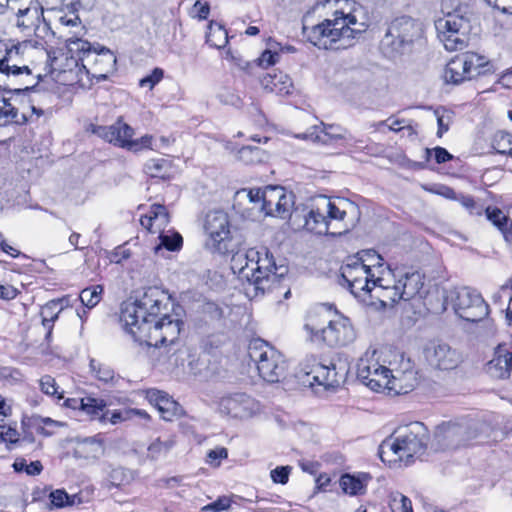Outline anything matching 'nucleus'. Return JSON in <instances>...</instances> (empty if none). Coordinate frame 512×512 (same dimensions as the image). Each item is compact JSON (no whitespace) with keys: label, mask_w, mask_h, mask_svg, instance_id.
Masks as SVG:
<instances>
[{"label":"nucleus","mask_w":512,"mask_h":512,"mask_svg":"<svg viewBox=\"0 0 512 512\" xmlns=\"http://www.w3.org/2000/svg\"><path fill=\"white\" fill-rule=\"evenodd\" d=\"M170 296L158 287L147 288L133 302L124 303L120 320L139 344L161 347L178 341L183 322L170 314Z\"/></svg>","instance_id":"1"},{"label":"nucleus","mask_w":512,"mask_h":512,"mask_svg":"<svg viewBox=\"0 0 512 512\" xmlns=\"http://www.w3.org/2000/svg\"><path fill=\"white\" fill-rule=\"evenodd\" d=\"M231 269L238 276L249 299L278 288L288 274V267L277 264L274 255L265 246L237 251L231 258Z\"/></svg>","instance_id":"2"},{"label":"nucleus","mask_w":512,"mask_h":512,"mask_svg":"<svg viewBox=\"0 0 512 512\" xmlns=\"http://www.w3.org/2000/svg\"><path fill=\"white\" fill-rule=\"evenodd\" d=\"M427 441V428L423 423L415 421L398 427L393 436L382 442L378 453L383 462L405 461L408 463L425 449Z\"/></svg>","instance_id":"3"},{"label":"nucleus","mask_w":512,"mask_h":512,"mask_svg":"<svg viewBox=\"0 0 512 512\" xmlns=\"http://www.w3.org/2000/svg\"><path fill=\"white\" fill-rule=\"evenodd\" d=\"M385 275L373 274L365 264L350 256L340 268L339 284L346 287L351 294L361 301L377 306L374 289L389 282Z\"/></svg>","instance_id":"4"},{"label":"nucleus","mask_w":512,"mask_h":512,"mask_svg":"<svg viewBox=\"0 0 512 512\" xmlns=\"http://www.w3.org/2000/svg\"><path fill=\"white\" fill-rule=\"evenodd\" d=\"M66 47L79 71L83 70L93 77L105 79L116 64V57L109 49L101 48L98 51L87 40L70 37L66 40Z\"/></svg>","instance_id":"5"},{"label":"nucleus","mask_w":512,"mask_h":512,"mask_svg":"<svg viewBox=\"0 0 512 512\" xmlns=\"http://www.w3.org/2000/svg\"><path fill=\"white\" fill-rule=\"evenodd\" d=\"M26 49L27 46L21 43L11 46L5 43L3 61L0 63V75L16 85L9 91L17 94L32 90L40 80V75H33L32 69L25 59Z\"/></svg>","instance_id":"6"},{"label":"nucleus","mask_w":512,"mask_h":512,"mask_svg":"<svg viewBox=\"0 0 512 512\" xmlns=\"http://www.w3.org/2000/svg\"><path fill=\"white\" fill-rule=\"evenodd\" d=\"M423 29L420 22L401 16L393 19L381 40L382 52L390 58L410 51L416 41L422 38Z\"/></svg>","instance_id":"7"},{"label":"nucleus","mask_w":512,"mask_h":512,"mask_svg":"<svg viewBox=\"0 0 512 512\" xmlns=\"http://www.w3.org/2000/svg\"><path fill=\"white\" fill-rule=\"evenodd\" d=\"M389 282L374 289L380 308L392 307L400 300L408 301L414 298L423 287V277L418 271L405 272L395 280L392 270L385 273Z\"/></svg>","instance_id":"8"},{"label":"nucleus","mask_w":512,"mask_h":512,"mask_svg":"<svg viewBox=\"0 0 512 512\" xmlns=\"http://www.w3.org/2000/svg\"><path fill=\"white\" fill-rule=\"evenodd\" d=\"M304 329L312 342H324L331 347L348 345L356 338L350 319L344 316L324 321L322 325L316 319L310 318L304 325Z\"/></svg>","instance_id":"9"},{"label":"nucleus","mask_w":512,"mask_h":512,"mask_svg":"<svg viewBox=\"0 0 512 512\" xmlns=\"http://www.w3.org/2000/svg\"><path fill=\"white\" fill-rule=\"evenodd\" d=\"M356 24V19L352 15L337 17L334 20H325L321 24L314 26L307 34L308 40L320 49H333L345 47L346 44L334 47L337 41L350 39L354 33H361L364 29H356L351 25Z\"/></svg>","instance_id":"10"},{"label":"nucleus","mask_w":512,"mask_h":512,"mask_svg":"<svg viewBox=\"0 0 512 512\" xmlns=\"http://www.w3.org/2000/svg\"><path fill=\"white\" fill-rule=\"evenodd\" d=\"M87 131L106 142L132 152H140L144 149H153V137L151 135H144L139 139L133 140L132 137L134 135V129L127 123L123 122L122 118H118L115 123L109 126L90 124Z\"/></svg>","instance_id":"11"},{"label":"nucleus","mask_w":512,"mask_h":512,"mask_svg":"<svg viewBox=\"0 0 512 512\" xmlns=\"http://www.w3.org/2000/svg\"><path fill=\"white\" fill-rule=\"evenodd\" d=\"M248 355L256 364L263 380L275 383L283 376L286 369L283 355L264 340H253L249 345Z\"/></svg>","instance_id":"12"},{"label":"nucleus","mask_w":512,"mask_h":512,"mask_svg":"<svg viewBox=\"0 0 512 512\" xmlns=\"http://www.w3.org/2000/svg\"><path fill=\"white\" fill-rule=\"evenodd\" d=\"M457 316L467 322H480L489 315V306L480 293L468 287L451 290L445 298Z\"/></svg>","instance_id":"13"},{"label":"nucleus","mask_w":512,"mask_h":512,"mask_svg":"<svg viewBox=\"0 0 512 512\" xmlns=\"http://www.w3.org/2000/svg\"><path fill=\"white\" fill-rule=\"evenodd\" d=\"M491 67L486 57L474 52H466L455 56L447 63L444 80L446 83L458 85L481 74L492 72Z\"/></svg>","instance_id":"14"},{"label":"nucleus","mask_w":512,"mask_h":512,"mask_svg":"<svg viewBox=\"0 0 512 512\" xmlns=\"http://www.w3.org/2000/svg\"><path fill=\"white\" fill-rule=\"evenodd\" d=\"M204 230L208 236L206 241L208 249L220 254H226L230 251V221L226 212L216 210L207 213Z\"/></svg>","instance_id":"15"},{"label":"nucleus","mask_w":512,"mask_h":512,"mask_svg":"<svg viewBox=\"0 0 512 512\" xmlns=\"http://www.w3.org/2000/svg\"><path fill=\"white\" fill-rule=\"evenodd\" d=\"M438 38L448 51L462 50L466 46L469 22L458 14H448L435 22Z\"/></svg>","instance_id":"16"},{"label":"nucleus","mask_w":512,"mask_h":512,"mask_svg":"<svg viewBox=\"0 0 512 512\" xmlns=\"http://www.w3.org/2000/svg\"><path fill=\"white\" fill-rule=\"evenodd\" d=\"M256 197L261 198L260 209L267 216L285 218L294 204L292 193L281 186H267L264 190L257 189Z\"/></svg>","instance_id":"17"},{"label":"nucleus","mask_w":512,"mask_h":512,"mask_svg":"<svg viewBox=\"0 0 512 512\" xmlns=\"http://www.w3.org/2000/svg\"><path fill=\"white\" fill-rule=\"evenodd\" d=\"M325 205L330 235H342L355 226L357 207L353 203L340 201L339 204H336L326 197Z\"/></svg>","instance_id":"18"},{"label":"nucleus","mask_w":512,"mask_h":512,"mask_svg":"<svg viewBox=\"0 0 512 512\" xmlns=\"http://www.w3.org/2000/svg\"><path fill=\"white\" fill-rule=\"evenodd\" d=\"M220 413L233 418L247 419L260 412V404L245 393L223 396L218 402Z\"/></svg>","instance_id":"19"},{"label":"nucleus","mask_w":512,"mask_h":512,"mask_svg":"<svg viewBox=\"0 0 512 512\" xmlns=\"http://www.w3.org/2000/svg\"><path fill=\"white\" fill-rule=\"evenodd\" d=\"M357 377L364 385L378 392L389 389L391 370L373 359H360Z\"/></svg>","instance_id":"20"},{"label":"nucleus","mask_w":512,"mask_h":512,"mask_svg":"<svg viewBox=\"0 0 512 512\" xmlns=\"http://www.w3.org/2000/svg\"><path fill=\"white\" fill-rule=\"evenodd\" d=\"M303 371L307 376H311V384L317 383L326 389L339 387L345 382L348 374V368L342 362H331L329 365L316 363L310 370L303 368Z\"/></svg>","instance_id":"21"},{"label":"nucleus","mask_w":512,"mask_h":512,"mask_svg":"<svg viewBox=\"0 0 512 512\" xmlns=\"http://www.w3.org/2000/svg\"><path fill=\"white\" fill-rule=\"evenodd\" d=\"M435 437L444 448H457L472 439L474 433L466 421L447 422L437 427Z\"/></svg>","instance_id":"22"},{"label":"nucleus","mask_w":512,"mask_h":512,"mask_svg":"<svg viewBox=\"0 0 512 512\" xmlns=\"http://www.w3.org/2000/svg\"><path fill=\"white\" fill-rule=\"evenodd\" d=\"M430 366L440 370H451L461 362L460 354L446 343L432 344L425 351Z\"/></svg>","instance_id":"23"},{"label":"nucleus","mask_w":512,"mask_h":512,"mask_svg":"<svg viewBox=\"0 0 512 512\" xmlns=\"http://www.w3.org/2000/svg\"><path fill=\"white\" fill-rule=\"evenodd\" d=\"M418 372L413 368L409 359L404 360L400 367L391 370L389 389L395 394H407L418 385Z\"/></svg>","instance_id":"24"},{"label":"nucleus","mask_w":512,"mask_h":512,"mask_svg":"<svg viewBox=\"0 0 512 512\" xmlns=\"http://www.w3.org/2000/svg\"><path fill=\"white\" fill-rule=\"evenodd\" d=\"M347 135V130L340 125L325 124L324 122H321L319 125H314L309 128L307 132L296 135V137L304 140H310L314 143L331 145L338 140L347 139Z\"/></svg>","instance_id":"25"},{"label":"nucleus","mask_w":512,"mask_h":512,"mask_svg":"<svg viewBox=\"0 0 512 512\" xmlns=\"http://www.w3.org/2000/svg\"><path fill=\"white\" fill-rule=\"evenodd\" d=\"M326 196H320L310 207V209L303 214L304 224L303 227L312 233L318 235H330V227H328L326 220Z\"/></svg>","instance_id":"26"},{"label":"nucleus","mask_w":512,"mask_h":512,"mask_svg":"<svg viewBox=\"0 0 512 512\" xmlns=\"http://www.w3.org/2000/svg\"><path fill=\"white\" fill-rule=\"evenodd\" d=\"M80 408L92 417H99L101 421L109 420L112 424H117L131 419V412L129 409L116 410L111 413L110 418H107L108 412L103 413L106 402L102 399L94 397H85L80 399Z\"/></svg>","instance_id":"27"},{"label":"nucleus","mask_w":512,"mask_h":512,"mask_svg":"<svg viewBox=\"0 0 512 512\" xmlns=\"http://www.w3.org/2000/svg\"><path fill=\"white\" fill-rule=\"evenodd\" d=\"M512 370V352L505 345H498L494 357L487 363V372L494 378L506 379Z\"/></svg>","instance_id":"28"},{"label":"nucleus","mask_w":512,"mask_h":512,"mask_svg":"<svg viewBox=\"0 0 512 512\" xmlns=\"http://www.w3.org/2000/svg\"><path fill=\"white\" fill-rule=\"evenodd\" d=\"M147 399L157 408L161 417L166 421H171L181 409L176 401L171 399L167 393L160 390H148Z\"/></svg>","instance_id":"29"},{"label":"nucleus","mask_w":512,"mask_h":512,"mask_svg":"<svg viewBox=\"0 0 512 512\" xmlns=\"http://www.w3.org/2000/svg\"><path fill=\"white\" fill-rule=\"evenodd\" d=\"M170 218L168 211L164 205L153 204L148 214L140 219L141 225L152 233L165 232L166 226L169 224Z\"/></svg>","instance_id":"30"},{"label":"nucleus","mask_w":512,"mask_h":512,"mask_svg":"<svg viewBox=\"0 0 512 512\" xmlns=\"http://www.w3.org/2000/svg\"><path fill=\"white\" fill-rule=\"evenodd\" d=\"M104 452L102 442L95 437L77 439L73 455L77 459L97 460Z\"/></svg>","instance_id":"31"},{"label":"nucleus","mask_w":512,"mask_h":512,"mask_svg":"<svg viewBox=\"0 0 512 512\" xmlns=\"http://www.w3.org/2000/svg\"><path fill=\"white\" fill-rule=\"evenodd\" d=\"M17 26L21 28L38 27L43 16V9L38 3H31L26 8H19L17 13Z\"/></svg>","instance_id":"32"},{"label":"nucleus","mask_w":512,"mask_h":512,"mask_svg":"<svg viewBox=\"0 0 512 512\" xmlns=\"http://www.w3.org/2000/svg\"><path fill=\"white\" fill-rule=\"evenodd\" d=\"M262 85L266 90L280 95L289 94L292 88L290 78L282 72L267 74L262 79Z\"/></svg>","instance_id":"33"},{"label":"nucleus","mask_w":512,"mask_h":512,"mask_svg":"<svg viewBox=\"0 0 512 512\" xmlns=\"http://www.w3.org/2000/svg\"><path fill=\"white\" fill-rule=\"evenodd\" d=\"M353 257L362 262V264H365L366 268L370 269V272L373 274L385 275L386 271L391 270L388 267H384L382 256L373 249L359 251Z\"/></svg>","instance_id":"34"},{"label":"nucleus","mask_w":512,"mask_h":512,"mask_svg":"<svg viewBox=\"0 0 512 512\" xmlns=\"http://www.w3.org/2000/svg\"><path fill=\"white\" fill-rule=\"evenodd\" d=\"M206 43L217 49L224 48L228 43V34L226 29L222 25L211 21L206 33Z\"/></svg>","instance_id":"35"},{"label":"nucleus","mask_w":512,"mask_h":512,"mask_svg":"<svg viewBox=\"0 0 512 512\" xmlns=\"http://www.w3.org/2000/svg\"><path fill=\"white\" fill-rule=\"evenodd\" d=\"M159 240V244L154 248L156 254H159L163 249L177 251L183 244L182 236L175 231L161 232Z\"/></svg>","instance_id":"36"},{"label":"nucleus","mask_w":512,"mask_h":512,"mask_svg":"<svg viewBox=\"0 0 512 512\" xmlns=\"http://www.w3.org/2000/svg\"><path fill=\"white\" fill-rule=\"evenodd\" d=\"M174 444L175 442L171 438L165 440L157 438L148 446L147 457L151 460L162 459L168 455Z\"/></svg>","instance_id":"37"},{"label":"nucleus","mask_w":512,"mask_h":512,"mask_svg":"<svg viewBox=\"0 0 512 512\" xmlns=\"http://www.w3.org/2000/svg\"><path fill=\"white\" fill-rule=\"evenodd\" d=\"M0 102V119H4L5 122H13L16 124H24L28 121V118L24 113L19 114L18 110L9 102L8 99L1 97Z\"/></svg>","instance_id":"38"},{"label":"nucleus","mask_w":512,"mask_h":512,"mask_svg":"<svg viewBox=\"0 0 512 512\" xmlns=\"http://www.w3.org/2000/svg\"><path fill=\"white\" fill-rule=\"evenodd\" d=\"M169 168L170 163L165 159H150L144 165V171L147 175L161 179L168 178Z\"/></svg>","instance_id":"39"},{"label":"nucleus","mask_w":512,"mask_h":512,"mask_svg":"<svg viewBox=\"0 0 512 512\" xmlns=\"http://www.w3.org/2000/svg\"><path fill=\"white\" fill-rule=\"evenodd\" d=\"M492 148L496 153L502 155H508L512 158V135L504 132L498 131L494 134L492 139Z\"/></svg>","instance_id":"40"},{"label":"nucleus","mask_w":512,"mask_h":512,"mask_svg":"<svg viewBox=\"0 0 512 512\" xmlns=\"http://www.w3.org/2000/svg\"><path fill=\"white\" fill-rule=\"evenodd\" d=\"M49 497L52 505L57 508L73 506L75 504L81 503V499L77 494L69 495L63 489H57L55 491H52Z\"/></svg>","instance_id":"41"},{"label":"nucleus","mask_w":512,"mask_h":512,"mask_svg":"<svg viewBox=\"0 0 512 512\" xmlns=\"http://www.w3.org/2000/svg\"><path fill=\"white\" fill-rule=\"evenodd\" d=\"M102 293L103 287L101 285H94L83 289L79 298L83 306L88 309H92L100 302Z\"/></svg>","instance_id":"42"},{"label":"nucleus","mask_w":512,"mask_h":512,"mask_svg":"<svg viewBox=\"0 0 512 512\" xmlns=\"http://www.w3.org/2000/svg\"><path fill=\"white\" fill-rule=\"evenodd\" d=\"M340 487L342 490L350 495L363 494L365 491V485L363 481L350 474H344L340 478Z\"/></svg>","instance_id":"43"},{"label":"nucleus","mask_w":512,"mask_h":512,"mask_svg":"<svg viewBox=\"0 0 512 512\" xmlns=\"http://www.w3.org/2000/svg\"><path fill=\"white\" fill-rule=\"evenodd\" d=\"M388 504L392 512H413L411 500L398 491L389 494Z\"/></svg>","instance_id":"44"},{"label":"nucleus","mask_w":512,"mask_h":512,"mask_svg":"<svg viewBox=\"0 0 512 512\" xmlns=\"http://www.w3.org/2000/svg\"><path fill=\"white\" fill-rule=\"evenodd\" d=\"M243 498L237 495L221 496L214 502L203 507V511L222 512L228 510L232 504H239Z\"/></svg>","instance_id":"45"},{"label":"nucleus","mask_w":512,"mask_h":512,"mask_svg":"<svg viewBox=\"0 0 512 512\" xmlns=\"http://www.w3.org/2000/svg\"><path fill=\"white\" fill-rule=\"evenodd\" d=\"M133 479L132 472L123 467L113 468L108 477V481L111 486L120 487L122 485H126L130 483Z\"/></svg>","instance_id":"46"},{"label":"nucleus","mask_w":512,"mask_h":512,"mask_svg":"<svg viewBox=\"0 0 512 512\" xmlns=\"http://www.w3.org/2000/svg\"><path fill=\"white\" fill-rule=\"evenodd\" d=\"M90 369L98 380L105 383L112 381L115 377V372L110 366L100 363L95 359L90 360Z\"/></svg>","instance_id":"47"},{"label":"nucleus","mask_w":512,"mask_h":512,"mask_svg":"<svg viewBox=\"0 0 512 512\" xmlns=\"http://www.w3.org/2000/svg\"><path fill=\"white\" fill-rule=\"evenodd\" d=\"M239 159L246 164H256L263 160L264 151L259 147L245 146L239 152Z\"/></svg>","instance_id":"48"},{"label":"nucleus","mask_w":512,"mask_h":512,"mask_svg":"<svg viewBox=\"0 0 512 512\" xmlns=\"http://www.w3.org/2000/svg\"><path fill=\"white\" fill-rule=\"evenodd\" d=\"M486 214L487 219L499 230L503 229V227L508 226V222L510 221L509 217L506 216L503 211L497 207H484V212Z\"/></svg>","instance_id":"49"},{"label":"nucleus","mask_w":512,"mask_h":512,"mask_svg":"<svg viewBox=\"0 0 512 512\" xmlns=\"http://www.w3.org/2000/svg\"><path fill=\"white\" fill-rule=\"evenodd\" d=\"M20 441L19 432L16 429V423L13 425L5 423L3 419L0 420V442L16 444Z\"/></svg>","instance_id":"50"},{"label":"nucleus","mask_w":512,"mask_h":512,"mask_svg":"<svg viewBox=\"0 0 512 512\" xmlns=\"http://www.w3.org/2000/svg\"><path fill=\"white\" fill-rule=\"evenodd\" d=\"M13 468L16 472H25L27 475L35 476L41 473L43 466L40 461H33L28 464L25 459H17Z\"/></svg>","instance_id":"51"},{"label":"nucleus","mask_w":512,"mask_h":512,"mask_svg":"<svg viewBox=\"0 0 512 512\" xmlns=\"http://www.w3.org/2000/svg\"><path fill=\"white\" fill-rule=\"evenodd\" d=\"M456 201H458L470 215L481 216L484 212V206L476 202L470 195L459 194Z\"/></svg>","instance_id":"52"},{"label":"nucleus","mask_w":512,"mask_h":512,"mask_svg":"<svg viewBox=\"0 0 512 512\" xmlns=\"http://www.w3.org/2000/svg\"><path fill=\"white\" fill-rule=\"evenodd\" d=\"M21 424H22V429L31 428V430H33L37 434H41L44 436L51 435V433L45 429V426L43 424H41L40 416H31V417L25 416L22 418Z\"/></svg>","instance_id":"53"},{"label":"nucleus","mask_w":512,"mask_h":512,"mask_svg":"<svg viewBox=\"0 0 512 512\" xmlns=\"http://www.w3.org/2000/svg\"><path fill=\"white\" fill-rule=\"evenodd\" d=\"M164 72L161 68H155L151 74L142 78L139 82L141 87H148L150 90L154 88L163 78Z\"/></svg>","instance_id":"54"},{"label":"nucleus","mask_w":512,"mask_h":512,"mask_svg":"<svg viewBox=\"0 0 512 512\" xmlns=\"http://www.w3.org/2000/svg\"><path fill=\"white\" fill-rule=\"evenodd\" d=\"M290 471V466H278L270 472V476L274 483L286 484L289 480Z\"/></svg>","instance_id":"55"},{"label":"nucleus","mask_w":512,"mask_h":512,"mask_svg":"<svg viewBox=\"0 0 512 512\" xmlns=\"http://www.w3.org/2000/svg\"><path fill=\"white\" fill-rule=\"evenodd\" d=\"M435 115L437 117L438 124L437 136L442 137V135L449 130L451 115L446 111L440 113L439 110L435 111Z\"/></svg>","instance_id":"56"},{"label":"nucleus","mask_w":512,"mask_h":512,"mask_svg":"<svg viewBox=\"0 0 512 512\" xmlns=\"http://www.w3.org/2000/svg\"><path fill=\"white\" fill-rule=\"evenodd\" d=\"M493 302L495 304H501L504 299H508L512 306V283H506L500 287V289L493 295Z\"/></svg>","instance_id":"57"},{"label":"nucleus","mask_w":512,"mask_h":512,"mask_svg":"<svg viewBox=\"0 0 512 512\" xmlns=\"http://www.w3.org/2000/svg\"><path fill=\"white\" fill-rule=\"evenodd\" d=\"M427 159L434 153L435 161L439 164L450 161L453 156L443 147H435L434 149H426L425 150Z\"/></svg>","instance_id":"58"},{"label":"nucleus","mask_w":512,"mask_h":512,"mask_svg":"<svg viewBox=\"0 0 512 512\" xmlns=\"http://www.w3.org/2000/svg\"><path fill=\"white\" fill-rule=\"evenodd\" d=\"M227 456H228L227 449L224 448V447H219V448L210 450L207 453V462L210 465L219 466L220 465V461L222 459L227 458Z\"/></svg>","instance_id":"59"},{"label":"nucleus","mask_w":512,"mask_h":512,"mask_svg":"<svg viewBox=\"0 0 512 512\" xmlns=\"http://www.w3.org/2000/svg\"><path fill=\"white\" fill-rule=\"evenodd\" d=\"M428 191L431 193H434L436 195H440L446 199L455 200L457 199L458 195L451 187L446 185H435L432 188H429Z\"/></svg>","instance_id":"60"},{"label":"nucleus","mask_w":512,"mask_h":512,"mask_svg":"<svg viewBox=\"0 0 512 512\" xmlns=\"http://www.w3.org/2000/svg\"><path fill=\"white\" fill-rule=\"evenodd\" d=\"M40 387L42 392L47 395H56L57 394V385L55 379L49 375H45L40 380Z\"/></svg>","instance_id":"61"},{"label":"nucleus","mask_w":512,"mask_h":512,"mask_svg":"<svg viewBox=\"0 0 512 512\" xmlns=\"http://www.w3.org/2000/svg\"><path fill=\"white\" fill-rule=\"evenodd\" d=\"M279 57V53L272 52L271 50H265L258 58V63L261 67L267 68L274 65L278 61Z\"/></svg>","instance_id":"62"},{"label":"nucleus","mask_w":512,"mask_h":512,"mask_svg":"<svg viewBox=\"0 0 512 512\" xmlns=\"http://www.w3.org/2000/svg\"><path fill=\"white\" fill-rule=\"evenodd\" d=\"M485 2L504 13H512V0H485Z\"/></svg>","instance_id":"63"},{"label":"nucleus","mask_w":512,"mask_h":512,"mask_svg":"<svg viewBox=\"0 0 512 512\" xmlns=\"http://www.w3.org/2000/svg\"><path fill=\"white\" fill-rule=\"evenodd\" d=\"M194 8L197 10V17L200 20H205L210 12V7L208 3H202L200 0L196 1L194 4Z\"/></svg>","instance_id":"64"}]
</instances>
